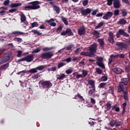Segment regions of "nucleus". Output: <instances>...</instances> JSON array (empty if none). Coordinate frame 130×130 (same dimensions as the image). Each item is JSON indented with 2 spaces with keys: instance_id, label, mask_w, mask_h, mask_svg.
Segmentation results:
<instances>
[{
  "instance_id": "f257e3e1",
  "label": "nucleus",
  "mask_w": 130,
  "mask_h": 130,
  "mask_svg": "<svg viewBox=\"0 0 130 130\" xmlns=\"http://www.w3.org/2000/svg\"><path fill=\"white\" fill-rule=\"evenodd\" d=\"M129 78H122L121 79V81L119 83V86L117 87L118 92H122L124 90L127 89L126 86H129Z\"/></svg>"
},
{
  "instance_id": "f03ea898",
  "label": "nucleus",
  "mask_w": 130,
  "mask_h": 130,
  "mask_svg": "<svg viewBox=\"0 0 130 130\" xmlns=\"http://www.w3.org/2000/svg\"><path fill=\"white\" fill-rule=\"evenodd\" d=\"M98 45L96 43H94L93 44H91L89 47L88 50L90 54L93 57H95L96 55L95 53L97 52Z\"/></svg>"
},
{
  "instance_id": "7ed1b4c3",
  "label": "nucleus",
  "mask_w": 130,
  "mask_h": 130,
  "mask_svg": "<svg viewBox=\"0 0 130 130\" xmlns=\"http://www.w3.org/2000/svg\"><path fill=\"white\" fill-rule=\"evenodd\" d=\"M39 85H41L42 88L44 89H49L52 86V83L50 81L41 80L39 82Z\"/></svg>"
},
{
  "instance_id": "20e7f679",
  "label": "nucleus",
  "mask_w": 130,
  "mask_h": 130,
  "mask_svg": "<svg viewBox=\"0 0 130 130\" xmlns=\"http://www.w3.org/2000/svg\"><path fill=\"white\" fill-rule=\"evenodd\" d=\"M52 56H53V53L52 52H44L41 54V57L42 59H50Z\"/></svg>"
},
{
  "instance_id": "39448f33",
  "label": "nucleus",
  "mask_w": 130,
  "mask_h": 130,
  "mask_svg": "<svg viewBox=\"0 0 130 130\" xmlns=\"http://www.w3.org/2000/svg\"><path fill=\"white\" fill-rule=\"evenodd\" d=\"M116 35L117 38H119L121 36H124V37H129V34H127V32H125L124 29H119Z\"/></svg>"
},
{
  "instance_id": "423d86ee",
  "label": "nucleus",
  "mask_w": 130,
  "mask_h": 130,
  "mask_svg": "<svg viewBox=\"0 0 130 130\" xmlns=\"http://www.w3.org/2000/svg\"><path fill=\"white\" fill-rule=\"evenodd\" d=\"M41 2L39 1H34L32 2H30L28 3V5H31V7L32 8V10H38V9H40V5Z\"/></svg>"
},
{
  "instance_id": "0eeeda50",
  "label": "nucleus",
  "mask_w": 130,
  "mask_h": 130,
  "mask_svg": "<svg viewBox=\"0 0 130 130\" xmlns=\"http://www.w3.org/2000/svg\"><path fill=\"white\" fill-rule=\"evenodd\" d=\"M67 34L68 36H74V33L70 28H68L65 31H62L60 34L61 36H66Z\"/></svg>"
},
{
  "instance_id": "6e6552de",
  "label": "nucleus",
  "mask_w": 130,
  "mask_h": 130,
  "mask_svg": "<svg viewBox=\"0 0 130 130\" xmlns=\"http://www.w3.org/2000/svg\"><path fill=\"white\" fill-rule=\"evenodd\" d=\"M116 45L121 50H124V49H126V44H124V43L117 42Z\"/></svg>"
},
{
  "instance_id": "1a4fd4ad",
  "label": "nucleus",
  "mask_w": 130,
  "mask_h": 130,
  "mask_svg": "<svg viewBox=\"0 0 130 130\" xmlns=\"http://www.w3.org/2000/svg\"><path fill=\"white\" fill-rule=\"evenodd\" d=\"M91 12H92V10L90 8H87L85 10L84 9L81 11L82 16H88V14H91Z\"/></svg>"
},
{
  "instance_id": "9d476101",
  "label": "nucleus",
  "mask_w": 130,
  "mask_h": 130,
  "mask_svg": "<svg viewBox=\"0 0 130 130\" xmlns=\"http://www.w3.org/2000/svg\"><path fill=\"white\" fill-rule=\"evenodd\" d=\"M85 33H86V28L84 26H81L78 30V35L82 36V35H84Z\"/></svg>"
},
{
  "instance_id": "9b49d317",
  "label": "nucleus",
  "mask_w": 130,
  "mask_h": 130,
  "mask_svg": "<svg viewBox=\"0 0 130 130\" xmlns=\"http://www.w3.org/2000/svg\"><path fill=\"white\" fill-rule=\"evenodd\" d=\"M110 124L111 126H120L121 124H122V122L121 121H111L110 122Z\"/></svg>"
},
{
  "instance_id": "f8f14e48",
  "label": "nucleus",
  "mask_w": 130,
  "mask_h": 130,
  "mask_svg": "<svg viewBox=\"0 0 130 130\" xmlns=\"http://www.w3.org/2000/svg\"><path fill=\"white\" fill-rule=\"evenodd\" d=\"M11 59V56L10 55H5L1 59V61L2 63H5V62H7L9 61Z\"/></svg>"
},
{
  "instance_id": "ddd939ff",
  "label": "nucleus",
  "mask_w": 130,
  "mask_h": 130,
  "mask_svg": "<svg viewBox=\"0 0 130 130\" xmlns=\"http://www.w3.org/2000/svg\"><path fill=\"white\" fill-rule=\"evenodd\" d=\"M112 72L116 75H120L122 73V70L119 68H115L112 69Z\"/></svg>"
},
{
  "instance_id": "4468645a",
  "label": "nucleus",
  "mask_w": 130,
  "mask_h": 130,
  "mask_svg": "<svg viewBox=\"0 0 130 130\" xmlns=\"http://www.w3.org/2000/svg\"><path fill=\"white\" fill-rule=\"evenodd\" d=\"M113 13L111 12H108L103 17L104 20H109L112 17Z\"/></svg>"
},
{
  "instance_id": "2eb2a0df",
  "label": "nucleus",
  "mask_w": 130,
  "mask_h": 130,
  "mask_svg": "<svg viewBox=\"0 0 130 130\" xmlns=\"http://www.w3.org/2000/svg\"><path fill=\"white\" fill-rule=\"evenodd\" d=\"M114 8L115 9H119L120 8V1L119 0H114L113 2Z\"/></svg>"
},
{
  "instance_id": "dca6fc26",
  "label": "nucleus",
  "mask_w": 130,
  "mask_h": 130,
  "mask_svg": "<svg viewBox=\"0 0 130 130\" xmlns=\"http://www.w3.org/2000/svg\"><path fill=\"white\" fill-rule=\"evenodd\" d=\"M34 55L33 54L28 55L25 57V61H27V62H31L34 58Z\"/></svg>"
},
{
  "instance_id": "f3484780",
  "label": "nucleus",
  "mask_w": 130,
  "mask_h": 130,
  "mask_svg": "<svg viewBox=\"0 0 130 130\" xmlns=\"http://www.w3.org/2000/svg\"><path fill=\"white\" fill-rule=\"evenodd\" d=\"M109 38H108V41H109V42L110 43H112V44H113V43H114V39L113 38V33H112V32H110L109 33Z\"/></svg>"
},
{
  "instance_id": "a211bd4d",
  "label": "nucleus",
  "mask_w": 130,
  "mask_h": 130,
  "mask_svg": "<svg viewBox=\"0 0 130 130\" xmlns=\"http://www.w3.org/2000/svg\"><path fill=\"white\" fill-rule=\"evenodd\" d=\"M110 58L109 59V62L108 64H111L112 63V61L113 60V59H115V58H117V57H118V55H113L112 54L110 55Z\"/></svg>"
},
{
  "instance_id": "6ab92c4d",
  "label": "nucleus",
  "mask_w": 130,
  "mask_h": 130,
  "mask_svg": "<svg viewBox=\"0 0 130 130\" xmlns=\"http://www.w3.org/2000/svg\"><path fill=\"white\" fill-rule=\"evenodd\" d=\"M80 55L83 56H88L89 57H93V56L89 52H82Z\"/></svg>"
},
{
  "instance_id": "aec40b11",
  "label": "nucleus",
  "mask_w": 130,
  "mask_h": 130,
  "mask_svg": "<svg viewBox=\"0 0 130 130\" xmlns=\"http://www.w3.org/2000/svg\"><path fill=\"white\" fill-rule=\"evenodd\" d=\"M88 84H89L90 86H91V87H89L90 88H96V87L95 86V81L93 80H88Z\"/></svg>"
},
{
  "instance_id": "412c9836",
  "label": "nucleus",
  "mask_w": 130,
  "mask_h": 130,
  "mask_svg": "<svg viewBox=\"0 0 130 130\" xmlns=\"http://www.w3.org/2000/svg\"><path fill=\"white\" fill-rule=\"evenodd\" d=\"M95 92H96V87H91V89L88 91V95L92 96V95L95 94Z\"/></svg>"
},
{
  "instance_id": "4be33fe9",
  "label": "nucleus",
  "mask_w": 130,
  "mask_h": 130,
  "mask_svg": "<svg viewBox=\"0 0 130 130\" xmlns=\"http://www.w3.org/2000/svg\"><path fill=\"white\" fill-rule=\"evenodd\" d=\"M107 93L114 95V88L112 86H109L107 90Z\"/></svg>"
},
{
  "instance_id": "5701e85b",
  "label": "nucleus",
  "mask_w": 130,
  "mask_h": 130,
  "mask_svg": "<svg viewBox=\"0 0 130 130\" xmlns=\"http://www.w3.org/2000/svg\"><path fill=\"white\" fill-rule=\"evenodd\" d=\"M66 78V75L64 74H61L60 75H57V80H63Z\"/></svg>"
},
{
  "instance_id": "b1692460",
  "label": "nucleus",
  "mask_w": 130,
  "mask_h": 130,
  "mask_svg": "<svg viewBox=\"0 0 130 130\" xmlns=\"http://www.w3.org/2000/svg\"><path fill=\"white\" fill-rule=\"evenodd\" d=\"M96 64L100 68H101L103 70H105V66L103 63V62L101 61H96Z\"/></svg>"
},
{
  "instance_id": "393cba45",
  "label": "nucleus",
  "mask_w": 130,
  "mask_h": 130,
  "mask_svg": "<svg viewBox=\"0 0 130 130\" xmlns=\"http://www.w3.org/2000/svg\"><path fill=\"white\" fill-rule=\"evenodd\" d=\"M12 35H16V36H19V35H23L24 32L20 31H14L11 33Z\"/></svg>"
},
{
  "instance_id": "a878e982",
  "label": "nucleus",
  "mask_w": 130,
  "mask_h": 130,
  "mask_svg": "<svg viewBox=\"0 0 130 130\" xmlns=\"http://www.w3.org/2000/svg\"><path fill=\"white\" fill-rule=\"evenodd\" d=\"M117 24H119V25H125L126 24V21L125 19L122 18L117 22Z\"/></svg>"
},
{
  "instance_id": "bb28decb",
  "label": "nucleus",
  "mask_w": 130,
  "mask_h": 130,
  "mask_svg": "<svg viewBox=\"0 0 130 130\" xmlns=\"http://www.w3.org/2000/svg\"><path fill=\"white\" fill-rule=\"evenodd\" d=\"M53 9L54 10V11H55L56 14H59V13H60V8L58 6L54 5Z\"/></svg>"
},
{
  "instance_id": "cd10ccee",
  "label": "nucleus",
  "mask_w": 130,
  "mask_h": 130,
  "mask_svg": "<svg viewBox=\"0 0 130 130\" xmlns=\"http://www.w3.org/2000/svg\"><path fill=\"white\" fill-rule=\"evenodd\" d=\"M22 3H13L11 5V8H17L18 7H21Z\"/></svg>"
},
{
  "instance_id": "c85d7f7f",
  "label": "nucleus",
  "mask_w": 130,
  "mask_h": 130,
  "mask_svg": "<svg viewBox=\"0 0 130 130\" xmlns=\"http://www.w3.org/2000/svg\"><path fill=\"white\" fill-rule=\"evenodd\" d=\"M98 41L100 43L101 47H103V46H104L105 43H104V40L103 39H99Z\"/></svg>"
},
{
  "instance_id": "c756f323",
  "label": "nucleus",
  "mask_w": 130,
  "mask_h": 130,
  "mask_svg": "<svg viewBox=\"0 0 130 130\" xmlns=\"http://www.w3.org/2000/svg\"><path fill=\"white\" fill-rule=\"evenodd\" d=\"M125 91H123L122 92H123L124 93H125L123 95V98L124 100H128V95H127V89H125Z\"/></svg>"
},
{
  "instance_id": "7c9ffc66",
  "label": "nucleus",
  "mask_w": 130,
  "mask_h": 130,
  "mask_svg": "<svg viewBox=\"0 0 130 130\" xmlns=\"http://www.w3.org/2000/svg\"><path fill=\"white\" fill-rule=\"evenodd\" d=\"M117 105H115L113 106H112V110H115V111L116 112H119V111H120V108H119V107H116Z\"/></svg>"
},
{
  "instance_id": "2f4dec72",
  "label": "nucleus",
  "mask_w": 130,
  "mask_h": 130,
  "mask_svg": "<svg viewBox=\"0 0 130 130\" xmlns=\"http://www.w3.org/2000/svg\"><path fill=\"white\" fill-rule=\"evenodd\" d=\"M32 33H34V34H37L38 36H40V35H42V33L40 32L39 31L36 30V29H32L31 30Z\"/></svg>"
},
{
  "instance_id": "473e14b6",
  "label": "nucleus",
  "mask_w": 130,
  "mask_h": 130,
  "mask_svg": "<svg viewBox=\"0 0 130 130\" xmlns=\"http://www.w3.org/2000/svg\"><path fill=\"white\" fill-rule=\"evenodd\" d=\"M36 68L37 71H40L41 72L42 71H43L44 69H45V66L44 65L36 67Z\"/></svg>"
},
{
  "instance_id": "72a5a7b5",
  "label": "nucleus",
  "mask_w": 130,
  "mask_h": 130,
  "mask_svg": "<svg viewBox=\"0 0 130 130\" xmlns=\"http://www.w3.org/2000/svg\"><path fill=\"white\" fill-rule=\"evenodd\" d=\"M8 68H9V63H6L1 66L0 69L1 70H4V71H6V70H7Z\"/></svg>"
},
{
  "instance_id": "f704fd0d",
  "label": "nucleus",
  "mask_w": 130,
  "mask_h": 130,
  "mask_svg": "<svg viewBox=\"0 0 130 130\" xmlns=\"http://www.w3.org/2000/svg\"><path fill=\"white\" fill-rule=\"evenodd\" d=\"M20 17H21L20 20H21V23H24V22L26 21V16H25V15H24V14H22L21 15Z\"/></svg>"
},
{
  "instance_id": "c9c22d12",
  "label": "nucleus",
  "mask_w": 130,
  "mask_h": 130,
  "mask_svg": "<svg viewBox=\"0 0 130 130\" xmlns=\"http://www.w3.org/2000/svg\"><path fill=\"white\" fill-rule=\"evenodd\" d=\"M106 109L107 111H109V110H110L111 108V104L109 103H107L106 104Z\"/></svg>"
},
{
  "instance_id": "e433bc0d",
  "label": "nucleus",
  "mask_w": 130,
  "mask_h": 130,
  "mask_svg": "<svg viewBox=\"0 0 130 130\" xmlns=\"http://www.w3.org/2000/svg\"><path fill=\"white\" fill-rule=\"evenodd\" d=\"M41 51V49L40 48H37L36 49L33 50L31 52L32 53H38Z\"/></svg>"
},
{
  "instance_id": "4c0bfd02",
  "label": "nucleus",
  "mask_w": 130,
  "mask_h": 130,
  "mask_svg": "<svg viewBox=\"0 0 130 130\" xmlns=\"http://www.w3.org/2000/svg\"><path fill=\"white\" fill-rule=\"evenodd\" d=\"M31 78L32 80H37L39 79V78H40V75H39V73H38L36 75L32 76Z\"/></svg>"
},
{
  "instance_id": "58836bf2",
  "label": "nucleus",
  "mask_w": 130,
  "mask_h": 130,
  "mask_svg": "<svg viewBox=\"0 0 130 130\" xmlns=\"http://www.w3.org/2000/svg\"><path fill=\"white\" fill-rule=\"evenodd\" d=\"M104 25V22H101L99 23V24L95 27L94 29H99V28H101V27H102Z\"/></svg>"
},
{
  "instance_id": "ea45409f",
  "label": "nucleus",
  "mask_w": 130,
  "mask_h": 130,
  "mask_svg": "<svg viewBox=\"0 0 130 130\" xmlns=\"http://www.w3.org/2000/svg\"><path fill=\"white\" fill-rule=\"evenodd\" d=\"M37 68H33L29 71V73L30 74H35V73H37Z\"/></svg>"
},
{
  "instance_id": "a19ab883",
  "label": "nucleus",
  "mask_w": 130,
  "mask_h": 130,
  "mask_svg": "<svg viewBox=\"0 0 130 130\" xmlns=\"http://www.w3.org/2000/svg\"><path fill=\"white\" fill-rule=\"evenodd\" d=\"M88 75V71L87 70H82V76L83 78H86V76Z\"/></svg>"
},
{
  "instance_id": "79ce46f5",
  "label": "nucleus",
  "mask_w": 130,
  "mask_h": 130,
  "mask_svg": "<svg viewBox=\"0 0 130 130\" xmlns=\"http://www.w3.org/2000/svg\"><path fill=\"white\" fill-rule=\"evenodd\" d=\"M61 19H62V22H63L65 25H69V22H68V20H67V18L63 17H62Z\"/></svg>"
},
{
  "instance_id": "37998d69",
  "label": "nucleus",
  "mask_w": 130,
  "mask_h": 130,
  "mask_svg": "<svg viewBox=\"0 0 130 130\" xmlns=\"http://www.w3.org/2000/svg\"><path fill=\"white\" fill-rule=\"evenodd\" d=\"M108 80V77L107 76H102L101 78V81L102 82H105Z\"/></svg>"
},
{
  "instance_id": "c03bdc74",
  "label": "nucleus",
  "mask_w": 130,
  "mask_h": 130,
  "mask_svg": "<svg viewBox=\"0 0 130 130\" xmlns=\"http://www.w3.org/2000/svg\"><path fill=\"white\" fill-rule=\"evenodd\" d=\"M79 98L81 101H83L84 102L85 99L83 98V96L81 95L80 93L77 94V99Z\"/></svg>"
},
{
  "instance_id": "a18cd8bd",
  "label": "nucleus",
  "mask_w": 130,
  "mask_h": 130,
  "mask_svg": "<svg viewBox=\"0 0 130 130\" xmlns=\"http://www.w3.org/2000/svg\"><path fill=\"white\" fill-rule=\"evenodd\" d=\"M99 88H104L105 87H107L106 83H101L99 85Z\"/></svg>"
},
{
  "instance_id": "49530a36",
  "label": "nucleus",
  "mask_w": 130,
  "mask_h": 130,
  "mask_svg": "<svg viewBox=\"0 0 130 130\" xmlns=\"http://www.w3.org/2000/svg\"><path fill=\"white\" fill-rule=\"evenodd\" d=\"M100 34V33L99 32H98L97 30L93 31V35L94 36H96V37H97V38H99Z\"/></svg>"
},
{
  "instance_id": "de8ad7c7",
  "label": "nucleus",
  "mask_w": 130,
  "mask_h": 130,
  "mask_svg": "<svg viewBox=\"0 0 130 130\" xmlns=\"http://www.w3.org/2000/svg\"><path fill=\"white\" fill-rule=\"evenodd\" d=\"M107 6H112V4L114 2V0H107Z\"/></svg>"
},
{
  "instance_id": "09e8293b",
  "label": "nucleus",
  "mask_w": 130,
  "mask_h": 130,
  "mask_svg": "<svg viewBox=\"0 0 130 130\" xmlns=\"http://www.w3.org/2000/svg\"><path fill=\"white\" fill-rule=\"evenodd\" d=\"M102 70H101L100 68H96V72L98 75H101L102 74Z\"/></svg>"
},
{
  "instance_id": "8fccbe9b",
  "label": "nucleus",
  "mask_w": 130,
  "mask_h": 130,
  "mask_svg": "<svg viewBox=\"0 0 130 130\" xmlns=\"http://www.w3.org/2000/svg\"><path fill=\"white\" fill-rule=\"evenodd\" d=\"M74 44H73L69 45L68 47H66V50H71Z\"/></svg>"
},
{
  "instance_id": "3c124183",
  "label": "nucleus",
  "mask_w": 130,
  "mask_h": 130,
  "mask_svg": "<svg viewBox=\"0 0 130 130\" xmlns=\"http://www.w3.org/2000/svg\"><path fill=\"white\" fill-rule=\"evenodd\" d=\"M54 21V19L53 18H51L49 20H46L45 22L48 23V24H49V25H50V24H51V23H53Z\"/></svg>"
},
{
  "instance_id": "603ef678",
  "label": "nucleus",
  "mask_w": 130,
  "mask_h": 130,
  "mask_svg": "<svg viewBox=\"0 0 130 130\" xmlns=\"http://www.w3.org/2000/svg\"><path fill=\"white\" fill-rule=\"evenodd\" d=\"M14 41H17V42H19V43L22 42V38H17V37L15 38L14 39Z\"/></svg>"
},
{
  "instance_id": "864d4df0",
  "label": "nucleus",
  "mask_w": 130,
  "mask_h": 130,
  "mask_svg": "<svg viewBox=\"0 0 130 130\" xmlns=\"http://www.w3.org/2000/svg\"><path fill=\"white\" fill-rule=\"evenodd\" d=\"M57 69V68L54 67H51L50 68V69H48V72H50V71H51V72H55V71H56V69Z\"/></svg>"
},
{
  "instance_id": "5fc2aeb1",
  "label": "nucleus",
  "mask_w": 130,
  "mask_h": 130,
  "mask_svg": "<svg viewBox=\"0 0 130 130\" xmlns=\"http://www.w3.org/2000/svg\"><path fill=\"white\" fill-rule=\"evenodd\" d=\"M63 66H66V63L63 62H60L58 64V69H60V68H62V67H63Z\"/></svg>"
},
{
  "instance_id": "6e6d98bb",
  "label": "nucleus",
  "mask_w": 130,
  "mask_h": 130,
  "mask_svg": "<svg viewBox=\"0 0 130 130\" xmlns=\"http://www.w3.org/2000/svg\"><path fill=\"white\" fill-rule=\"evenodd\" d=\"M89 0H84L82 3L83 7H86V6H87Z\"/></svg>"
},
{
  "instance_id": "4d7b16f0",
  "label": "nucleus",
  "mask_w": 130,
  "mask_h": 130,
  "mask_svg": "<svg viewBox=\"0 0 130 130\" xmlns=\"http://www.w3.org/2000/svg\"><path fill=\"white\" fill-rule=\"evenodd\" d=\"M61 30H62V27L61 26H59L56 29L57 33H60Z\"/></svg>"
},
{
  "instance_id": "13d9d810",
  "label": "nucleus",
  "mask_w": 130,
  "mask_h": 130,
  "mask_svg": "<svg viewBox=\"0 0 130 130\" xmlns=\"http://www.w3.org/2000/svg\"><path fill=\"white\" fill-rule=\"evenodd\" d=\"M125 72L126 73H129L130 72V66L125 67Z\"/></svg>"
},
{
  "instance_id": "bf43d9fd",
  "label": "nucleus",
  "mask_w": 130,
  "mask_h": 130,
  "mask_svg": "<svg viewBox=\"0 0 130 130\" xmlns=\"http://www.w3.org/2000/svg\"><path fill=\"white\" fill-rule=\"evenodd\" d=\"M62 61H66V62H71L72 61V58L69 57L68 58L64 59Z\"/></svg>"
},
{
  "instance_id": "052dcab7",
  "label": "nucleus",
  "mask_w": 130,
  "mask_h": 130,
  "mask_svg": "<svg viewBox=\"0 0 130 130\" xmlns=\"http://www.w3.org/2000/svg\"><path fill=\"white\" fill-rule=\"evenodd\" d=\"M53 48L51 47V48H48V47H45L43 49V51H49V50H51V49H52Z\"/></svg>"
},
{
  "instance_id": "680f3d73",
  "label": "nucleus",
  "mask_w": 130,
  "mask_h": 130,
  "mask_svg": "<svg viewBox=\"0 0 130 130\" xmlns=\"http://www.w3.org/2000/svg\"><path fill=\"white\" fill-rule=\"evenodd\" d=\"M32 28H34V27H37L38 26V23L37 22H34L31 24Z\"/></svg>"
},
{
  "instance_id": "e2e57ef3",
  "label": "nucleus",
  "mask_w": 130,
  "mask_h": 130,
  "mask_svg": "<svg viewBox=\"0 0 130 130\" xmlns=\"http://www.w3.org/2000/svg\"><path fill=\"white\" fill-rule=\"evenodd\" d=\"M90 103L94 105L96 104V101H95V99L90 98Z\"/></svg>"
},
{
  "instance_id": "0e129e2a",
  "label": "nucleus",
  "mask_w": 130,
  "mask_h": 130,
  "mask_svg": "<svg viewBox=\"0 0 130 130\" xmlns=\"http://www.w3.org/2000/svg\"><path fill=\"white\" fill-rule=\"evenodd\" d=\"M114 16H118V15H119V10H115L114 11Z\"/></svg>"
},
{
  "instance_id": "69168bd1",
  "label": "nucleus",
  "mask_w": 130,
  "mask_h": 130,
  "mask_svg": "<svg viewBox=\"0 0 130 130\" xmlns=\"http://www.w3.org/2000/svg\"><path fill=\"white\" fill-rule=\"evenodd\" d=\"M22 51H21V50H18V51H17V57H21V54H22Z\"/></svg>"
},
{
  "instance_id": "338daca9",
  "label": "nucleus",
  "mask_w": 130,
  "mask_h": 130,
  "mask_svg": "<svg viewBox=\"0 0 130 130\" xmlns=\"http://www.w3.org/2000/svg\"><path fill=\"white\" fill-rule=\"evenodd\" d=\"M119 57L120 58H124L125 57V55L123 54H118V57Z\"/></svg>"
},
{
  "instance_id": "774afa93",
  "label": "nucleus",
  "mask_w": 130,
  "mask_h": 130,
  "mask_svg": "<svg viewBox=\"0 0 130 130\" xmlns=\"http://www.w3.org/2000/svg\"><path fill=\"white\" fill-rule=\"evenodd\" d=\"M10 4V0H6L4 2V6H8Z\"/></svg>"
}]
</instances>
